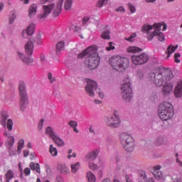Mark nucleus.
<instances>
[{
	"label": "nucleus",
	"mask_w": 182,
	"mask_h": 182,
	"mask_svg": "<svg viewBox=\"0 0 182 182\" xmlns=\"http://www.w3.org/2000/svg\"><path fill=\"white\" fill-rule=\"evenodd\" d=\"M58 169L62 174H68L70 173V169L65 165L59 164L58 166Z\"/></svg>",
	"instance_id": "obj_25"
},
{
	"label": "nucleus",
	"mask_w": 182,
	"mask_h": 182,
	"mask_svg": "<svg viewBox=\"0 0 182 182\" xmlns=\"http://www.w3.org/2000/svg\"><path fill=\"white\" fill-rule=\"evenodd\" d=\"M143 51V49L137 46H129L127 48V52L130 54L140 53Z\"/></svg>",
	"instance_id": "obj_21"
},
{
	"label": "nucleus",
	"mask_w": 182,
	"mask_h": 182,
	"mask_svg": "<svg viewBox=\"0 0 182 182\" xmlns=\"http://www.w3.org/2000/svg\"><path fill=\"white\" fill-rule=\"evenodd\" d=\"M73 153V150L70 149L68 151V158L70 159L71 157H76V154L75 153H73V154L71 155V154Z\"/></svg>",
	"instance_id": "obj_51"
},
{
	"label": "nucleus",
	"mask_w": 182,
	"mask_h": 182,
	"mask_svg": "<svg viewBox=\"0 0 182 182\" xmlns=\"http://www.w3.org/2000/svg\"><path fill=\"white\" fill-rule=\"evenodd\" d=\"M108 1L109 0H99L97 4V6L99 8H102L104 5H105L108 3Z\"/></svg>",
	"instance_id": "obj_42"
},
{
	"label": "nucleus",
	"mask_w": 182,
	"mask_h": 182,
	"mask_svg": "<svg viewBox=\"0 0 182 182\" xmlns=\"http://www.w3.org/2000/svg\"><path fill=\"white\" fill-rule=\"evenodd\" d=\"M87 179L88 182H96V177L91 171L87 173Z\"/></svg>",
	"instance_id": "obj_30"
},
{
	"label": "nucleus",
	"mask_w": 182,
	"mask_h": 182,
	"mask_svg": "<svg viewBox=\"0 0 182 182\" xmlns=\"http://www.w3.org/2000/svg\"><path fill=\"white\" fill-rule=\"evenodd\" d=\"M17 55L20 57L21 59H22V62L27 65H31L33 63V59L32 58H26L21 52H17Z\"/></svg>",
	"instance_id": "obj_19"
},
{
	"label": "nucleus",
	"mask_w": 182,
	"mask_h": 182,
	"mask_svg": "<svg viewBox=\"0 0 182 182\" xmlns=\"http://www.w3.org/2000/svg\"><path fill=\"white\" fill-rule=\"evenodd\" d=\"M148 181V178L146 176V173L144 171H142L139 176V182H147Z\"/></svg>",
	"instance_id": "obj_32"
},
{
	"label": "nucleus",
	"mask_w": 182,
	"mask_h": 182,
	"mask_svg": "<svg viewBox=\"0 0 182 182\" xmlns=\"http://www.w3.org/2000/svg\"><path fill=\"white\" fill-rule=\"evenodd\" d=\"M128 9H129L131 14H134L136 12L135 6L132 4H128Z\"/></svg>",
	"instance_id": "obj_47"
},
{
	"label": "nucleus",
	"mask_w": 182,
	"mask_h": 182,
	"mask_svg": "<svg viewBox=\"0 0 182 182\" xmlns=\"http://www.w3.org/2000/svg\"><path fill=\"white\" fill-rule=\"evenodd\" d=\"M174 182H182V177H177L174 179Z\"/></svg>",
	"instance_id": "obj_61"
},
{
	"label": "nucleus",
	"mask_w": 182,
	"mask_h": 182,
	"mask_svg": "<svg viewBox=\"0 0 182 182\" xmlns=\"http://www.w3.org/2000/svg\"><path fill=\"white\" fill-rule=\"evenodd\" d=\"M30 151L28 150L23 151V156L28 157L29 156Z\"/></svg>",
	"instance_id": "obj_58"
},
{
	"label": "nucleus",
	"mask_w": 182,
	"mask_h": 182,
	"mask_svg": "<svg viewBox=\"0 0 182 182\" xmlns=\"http://www.w3.org/2000/svg\"><path fill=\"white\" fill-rule=\"evenodd\" d=\"M165 144H166V140H165L164 137H159L155 141V144L156 146H160Z\"/></svg>",
	"instance_id": "obj_34"
},
{
	"label": "nucleus",
	"mask_w": 182,
	"mask_h": 182,
	"mask_svg": "<svg viewBox=\"0 0 182 182\" xmlns=\"http://www.w3.org/2000/svg\"><path fill=\"white\" fill-rule=\"evenodd\" d=\"M9 118V115L6 114H2L1 115V124L4 126L6 125V122Z\"/></svg>",
	"instance_id": "obj_39"
},
{
	"label": "nucleus",
	"mask_w": 182,
	"mask_h": 182,
	"mask_svg": "<svg viewBox=\"0 0 182 182\" xmlns=\"http://www.w3.org/2000/svg\"><path fill=\"white\" fill-rule=\"evenodd\" d=\"M4 135L5 136L8 137L9 139H10V138H11V136H11V134L10 133H9V132H4Z\"/></svg>",
	"instance_id": "obj_60"
},
{
	"label": "nucleus",
	"mask_w": 182,
	"mask_h": 182,
	"mask_svg": "<svg viewBox=\"0 0 182 182\" xmlns=\"http://www.w3.org/2000/svg\"><path fill=\"white\" fill-rule=\"evenodd\" d=\"M16 18V14L12 11L11 15L9 16V23H13Z\"/></svg>",
	"instance_id": "obj_43"
},
{
	"label": "nucleus",
	"mask_w": 182,
	"mask_h": 182,
	"mask_svg": "<svg viewBox=\"0 0 182 182\" xmlns=\"http://www.w3.org/2000/svg\"><path fill=\"white\" fill-rule=\"evenodd\" d=\"M154 171H153V174L156 180H162L163 179V173L161 171V165H157L154 166Z\"/></svg>",
	"instance_id": "obj_15"
},
{
	"label": "nucleus",
	"mask_w": 182,
	"mask_h": 182,
	"mask_svg": "<svg viewBox=\"0 0 182 182\" xmlns=\"http://www.w3.org/2000/svg\"><path fill=\"white\" fill-rule=\"evenodd\" d=\"M96 51L97 46H91L78 55L80 59L86 57L85 65L90 70L97 69L100 63V57Z\"/></svg>",
	"instance_id": "obj_1"
},
{
	"label": "nucleus",
	"mask_w": 182,
	"mask_h": 182,
	"mask_svg": "<svg viewBox=\"0 0 182 182\" xmlns=\"http://www.w3.org/2000/svg\"><path fill=\"white\" fill-rule=\"evenodd\" d=\"M14 143H15L14 136H11V138L9 139L8 142H7L10 148L14 146Z\"/></svg>",
	"instance_id": "obj_44"
},
{
	"label": "nucleus",
	"mask_w": 182,
	"mask_h": 182,
	"mask_svg": "<svg viewBox=\"0 0 182 182\" xmlns=\"http://www.w3.org/2000/svg\"><path fill=\"white\" fill-rule=\"evenodd\" d=\"M115 11H117V12H125V9L123 6H119L118 8H117V9H115Z\"/></svg>",
	"instance_id": "obj_56"
},
{
	"label": "nucleus",
	"mask_w": 182,
	"mask_h": 182,
	"mask_svg": "<svg viewBox=\"0 0 182 182\" xmlns=\"http://www.w3.org/2000/svg\"><path fill=\"white\" fill-rule=\"evenodd\" d=\"M53 141L59 146H63L65 145L64 142L60 139L57 135L52 139Z\"/></svg>",
	"instance_id": "obj_33"
},
{
	"label": "nucleus",
	"mask_w": 182,
	"mask_h": 182,
	"mask_svg": "<svg viewBox=\"0 0 182 182\" xmlns=\"http://www.w3.org/2000/svg\"><path fill=\"white\" fill-rule=\"evenodd\" d=\"M89 164V168L90 170H92V171H96L97 170L98 166L97 164H95L93 161H87Z\"/></svg>",
	"instance_id": "obj_36"
},
{
	"label": "nucleus",
	"mask_w": 182,
	"mask_h": 182,
	"mask_svg": "<svg viewBox=\"0 0 182 182\" xmlns=\"http://www.w3.org/2000/svg\"><path fill=\"white\" fill-rule=\"evenodd\" d=\"M45 122V119L40 120L38 124V130H42V128L43 127V123Z\"/></svg>",
	"instance_id": "obj_48"
},
{
	"label": "nucleus",
	"mask_w": 182,
	"mask_h": 182,
	"mask_svg": "<svg viewBox=\"0 0 182 182\" xmlns=\"http://www.w3.org/2000/svg\"><path fill=\"white\" fill-rule=\"evenodd\" d=\"M72 173H77V170L80 168V163L77 162L76 164H72L70 165Z\"/></svg>",
	"instance_id": "obj_35"
},
{
	"label": "nucleus",
	"mask_w": 182,
	"mask_h": 182,
	"mask_svg": "<svg viewBox=\"0 0 182 182\" xmlns=\"http://www.w3.org/2000/svg\"><path fill=\"white\" fill-rule=\"evenodd\" d=\"M137 36L136 33H133L128 38H125V41L132 43L134 41V38Z\"/></svg>",
	"instance_id": "obj_41"
},
{
	"label": "nucleus",
	"mask_w": 182,
	"mask_h": 182,
	"mask_svg": "<svg viewBox=\"0 0 182 182\" xmlns=\"http://www.w3.org/2000/svg\"><path fill=\"white\" fill-rule=\"evenodd\" d=\"M151 76L154 77V82L156 87H161L164 81L171 80L173 77L171 70L159 68L155 69Z\"/></svg>",
	"instance_id": "obj_3"
},
{
	"label": "nucleus",
	"mask_w": 182,
	"mask_h": 182,
	"mask_svg": "<svg viewBox=\"0 0 182 182\" xmlns=\"http://www.w3.org/2000/svg\"><path fill=\"white\" fill-rule=\"evenodd\" d=\"M26 53L28 55H33L34 50V44L32 41H28L25 45Z\"/></svg>",
	"instance_id": "obj_17"
},
{
	"label": "nucleus",
	"mask_w": 182,
	"mask_h": 182,
	"mask_svg": "<svg viewBox=\"0 0 182 182\" xmlns=\"http://www.w3.org/2000/svg\"><path fill=\"white\" fill-rule=\"evenodd\" d=\"M179 154H176V162L178 164V165L180 166V167H182V161H181V160L178 159Z\"/></svg>",
	"instance_id": "obj_55"
},
{
	"label": "nucleus",
	"mask_w": 182,
	"mask_h": 182,
	"mask_svg": "<svg viewBox=\"0 0 182 182\" xmlns=\"http://www.w3.org/2000/svg\"><path fill=\"white\" fill-rule=\"evenodd\" d=\"M174 95L176 97H182V80L178 82V85L175 87Z\"/></svg>",
	"instance_id": "obj_20"
},
{
	"label": "nucleus",
	"mask_w": 182,
	"mask_h": 182,
	"mask_svg": "<svg viewBox=\"0 0 182 182\" xmlns=\"http://www.w3.org/2000/svg\"><path fill=\"white\" fill-rule=\"evenodd\" d=\"M178 58H181V54L179 53H176L174 54V61L176 63H181V60Z\"/></svg>",
	"instance_id": "obj_46"
},
{
	"label": "nucleus",
	"mask_w": 182,
	"mask_h": 182,
	"mask_svg": "<svg viewBox=\"0 0 182 182\" xmlns=\"http://www.w3.org/2000/svg\"><path fill=\"white\" fill-rule=\"evenodd\" d=\"M117 114V111H114V115L110 116L107 119L106 123L108 127L116 128L119 126L121 121Z\"/></svg>",
	"instance_id": "obj_11"
},
{
	"label": "nucleus",
	"mask_w": 182,
	"mask_h": 182,
	"mask_svg": "<svg viewBox=\"0 0 182 182\" xmlns=\"http://www.w3.org/2000/svg\"><path fill=\"white\" fill-rule=\"evenodd\" d=\"M174 114L175 112L173 106L171 104V102H167L166 101L161 102L159 107L158 114L162 121H168L172 119Z\"/></svg>",
	"instance_id": "obj_4"
},
{
	"label": "nucleus",
	"mask_w": 182,
	"mask_h": 182,
	"mask_svg": "<svg viewBox=\"0 0 182 182\" xmlns=\"http://www.w3.org/2000/svg\"><path fill=\"white\" fill-rule=\"evenodd\" d=\"M100 152V149H95L91 151L85 156V160L88 161H94L97 157Z\"/></svg>",
	"instance_id": "obj_13"
},
{
	"label": "nucleus",
	"mask_w": 182,
	"mask_h": 182,
	"mask_svg": "<svg viewBox=\"0 0 182 182\" xmlns=\"http://www.w3.org/2000/svg\"><path fill=\"white\" fill-rule=\"evenodd\" d=\"M115 49L114 43L113 42L109 43V46L106 48L107 51L114 50Z\"/></svg>",
	"instance_id": "obj_45"
},
{
	"label": "nucleus",
	"mask_w": 182,
	"mask_h": 182,
	"mask_svg": "<svg viewBox=\"0 0 182 182\" xmlns=\"http://www.w3.org/2000/svg\"><path fill=\"white\" fill-rule=\"evenodd\" d=\"M14 122L13 120L9 119L7 120L6 128L8 131L11 132L13 130Z\"/></svg>",
	"instance_id": "obj_37"
},
{
	"label": "nucleus",
	"mask_w": 182,
	"mask_h": 182,
	"mask_svg": "<svg viewBox=\"0 0 182 182\" xmlns=\"http://www.w3.org/2000/svg\"><path fill=\"white\" fill-rule=\"evenodd\" d=\"M46 134H48V136L52 139L57 136L50 127H48L46 129Z\"/></svg>",
	"instance_id": "obj_27"
},
{
	"label": "nucleus",
	"mask_w": 182,
	"mask_h": 182,
	"mask_svg": "<svg viewBox=\"0 0 182 182\" xmlns=\"http://www.w3.org/2000/svg\"><path fill=\"white\" fill-rule=\"evenodd\" d=\"M19 90V107L22 112H24L29 105V98L26 91V83L24 81H20L18 83Z\"/></svg>",
	"instance_id": "obj_6"
},
{
	"label": "nucleus",
	"mask_w": 182,
	"mask_h": 182,
	"mask_svg": "<svg viewBox=\"0 0 182 182\" xmlns=\"http://www.w3.org/2000/svg\"><path fill=\"white\" fill-rule=\"evenodd\" d=\"M6 182H10L14 178V173L12 170L9 169L5 175Z\"/></svg>",
	"instance_id": "obj_28"
},
{
	"label": "nucleus",
	"mask_w": 182,
	"mask_h": 182,
	"mask_svg": "<svg viewBox=\"0 0 182 182\" xmlns=\"http://www.w3.org/2000/svg\"><path fill=\"white\" fill-rule=\"evenodd\" d=\"M162 25L159 23H154L152 26L144 24L141 28V32L146 33L149 41H151L154 37L157 38L159 42L165 41V35L161 32Z\"/></svg>",
	"instance_id": "obj_2"
},
{
	"label": "nucleus",
	"mask_w": 182,
	"mask_h": 182,
	"mask_svg": "<svg viewBox=\"0 0 182 182\" xmlns=\"http://www.w3.org/2000/svg\"><path fill=\"white\" fill-rule=\"evenodd\" d=\"M90 132L91 133L95 134V128H94L92 126H91V127H90Z\"/></svg>",
	"instance_id": "obj_62"
},
{
	"label": "nucleus",
	"mask_w": 182,
	"mask_h": 182,
	"mask_svg": "<svg viewBox=\"0 0 182 182\" xmlns=\"http://www.w3.org/2000/svg\"><path fill=\"white\" fill-rule=\"evenodd\" d=\"M30 168L34 171H36L38 174H41V166L39 164H35L34 162L30 163Z\"/></svg>",
	"instance_id": "obj_24"
},
{
	"label": "nucleus",
	"mask_w": 182,
	"mask_h": 182,
	"mask_svg": "<svg viewBox=\"0 0 182 182\" xmlns=\"http://www.w3.org/2000/svg\"><path fill=\"white\" fill-rule=\"evenodd\" d=\"M45 59H46V58H45V54H41V55H40V60H41V62H44Z\"/></svg>",
	"instance_id": "obj_59"
},
{
	"label": "nucleus",
	"mask_w": 182,
	"mask_h": 182,
	"mask_svg": "<svg viewBox=\"0 0 182 182\" xmlns=\"http://www.w3.org/2000/svg\"><path fill=\"white\" fill-rule=\"evenodd\" d=\"M68 125L70 126L73 129L77 127V123L75 121H70L68 122Z\"/></svg>",
	"instance_id": "obj_49"
},
{
	"label": "nucleus",
	"mask_w": 182,
	"mask_h": 182,
	"mask_svg": "<svg viewBox=\"0 0 182 182\" xmlns=\"http://www.w3.org/2000/svg\"><path fill=\"white\" fill-rule=\"evenodd\" d=\"M37 11H38V4H32L31 5H30L28 8V17L33 18V16L36 15Z\"/></svg>",
	"instance_id": "obj_18"
},
{
	"label": "nucleus",
	"mask_w": 182,
	"mask_h": 182,
	"mask_svg": "<svg viewBox=\"0 0 182 182\" xmlns=\"http://www.w3.org/2000/svg\"><path fill=\"white\" fill-rule=\"evenodd\" d=\"M119 141L124 145V148L127 151L131 152L134 149V139L128 133H122L119 134Z\"/></svg>",
	"instance_id": "obj_8"
},
{
	"label": "nucleus",
	"mask_w": 182,
	"mask_h": 182,
	"mask_svg": "<svg viewBox=\"0 0 182 182\" xmlns=\"http://www.w3.org/2000/svg\"><path fill=\"white\" fill-rule=\"evenodd\" d=\"M25 146V141L23 139H19L18 142V148H17V154H20L21 153V150L23 149Z\"/></svg>",
	"instance_id": "obj_26"
},
{
	"label": "nucleus",
	"mask_w": 182,
	"mask_h": 182,
	"mask_svg": "<svg viewBox=\"0 0 182 182\" xmlns=\"http://www.w3.org/2000/svg\"><path fill=\"white\" fill-rule=\"evenodd\" d=\"M49 151L53 156H55L58 154V150L56 148L53 147V144L50 145Z\"/></svg>",
	"instance_id": "obj_38"
},
{
	"label": "nucleus",
	"mask_w": 182,
	"mask_h": 182,
	"mask_svg": "<svg viewBox=\"0 0 182 182\" xmlns=\"http://www.w3.org/2000/svg\"><path fill=\"white\" fill-rule=\"evenodd\" d=\"M125 179H127V182H132V180L129 178L128 175L125 176Z\"/></svg>",
	"instance_id": "obj_63"
},
{
	"label": "nucleus",
	"mask_w": 182,
	"mask_h": 182,
	"mask_svg": "<svg viewBox=\"0 0 182 182\" xmlns=\"http://www.w3.org/2000/svg\"><path fill=\"white\" fill-rule=\"evenodd\" d=\"M137 77H139V79H140V80L143 79L144 73H141V72H138V73H137Z\"/></svg>",
	"instance_id": "obj_57"
},
{
	"label": "nucleus",
	"mask_w": 182,
	"mask_h": 182,
	"mask_svg": "<svg viewBox=\"0 0 182 182\" xmlns=\"http://www.w3.org/2000/svg\"><path fill=\"white\" fill-rule=\"evenodd\" d=\"M121 96L126 102H130L133 98L132 88L131 87V79L129 77L124 79L121 85Z\"/></svg>",
	"instance_id": "obj_7"
},
{
	"label": "nucleus",
	"mask_w": 182,
	"mask_h": 182,
	"mask_svg": "<svg viewBox=\"0 0 182 182\" xmlns=\"http://www.w3.org/2000/svg\"><path fill=\"white\" fill-rule=\"evenodd\" d=\"M173 90V85L170 83H167L164 85V86L163 87V92L164 93V95H168L171 93Z\"/></svg>",
	"instance_id": "obj_23"
},
{
	"label": "nucleus",
	"mask_w": 182,
	"mask_h": 182,
	"mask_svg": "<svg viewBox=\"0 0 182 182\" xmlns=\"http://www.w3.org/2000/svg\"><path fill=\"white\" fill-rule=\"evenodd\" d=\"M97 90V82L95 80H92L88 79L87 84L85 87V91L87 94L91 97H95V91Z\"/></svg>",
	"instance_id": "obj_10"
},
{
	"label": "nucleus",
	"mask_w": 182,
	"mask_h": 182,
	"mask_svg": "<svg viewBox=\"0 0 182 182\" xmlns=\"http://www.w3.org/2000/svg\"><path fill=\"white\" fill-rule=\"evenodd\" d=\"M35 32V24L31 23L26 30L23 31L22 36L25 37V34L26 33L27 36H31L33 35Z\"/></svg>",
	"instance_id": "obj_16"
},
{
	"label": "nucleus",
	"mask_w": 182,
	"mask_h": 182,
	"mask_svg": "<svg viewBox=\"0 0 182 182\" xmlns=\"http://www.w3.org/2000/svg\"><path fill=\"white\" fill-rule=\"evenodd\" d=\"M72 4H73V1L72 0H66L65 2V9L66 11H68V9H70L71 6H72Z\"/></svg>",
	"instance_id": "obj_40"
},
{
	"label": "nucleus",
	"mask_w": 182,
	"mask_h": 182,
	"mask_svg": "<svg viewBox=\"0 0 182 182\" xmlns=\"http://www.w3.org/2000/svg\"><path fill=\"white\" fill-rule=\"evenodd\" d=\"M63 4V0H59L57 3L56 6H55V5L53 6V15L55 18H56V16H58V15H60V14L61 12Z\"/></svg>",
	"instance_id": "obj_14"
},
{
	"label": "nucleus",
	"mask_w": 182,
	"mask_h": 182,
	"mask_svg": "<svg viewBox=\"0 0 182 182\" xmlns=\"http://www.w3.org/2000/svg\"><path fill=\"white\" fill-rule=\"evenodd\" d=\"M64 48H65V42L63 41H59L56 46V53H58L60 51H63Z\"/></svg>",
	"instance_id": "obj_29"
},
{
	"label": "nucleus",
	"mask_w": 182,
	"mask_h": 182,
	"mask_svg": "<svg viewBox=\"0 0 182 182\" xmlns=\"http://www.w3.org/2000/svg\"><path fill=\"white\" fill-rule=\"evenodd\" d=\"M54 7V4H51L50 5H44L43 6V12L42 14H41L38 18L40 19H45V18H48L49 16V14H50L53 8Z\"/></svg>",
	"instance_id": "obj_12"
},
{
	"label": "nucleus",
	"mask_w": 182,
	"mask_h": 182,
	"mask_svg": "<svg viewBox=\"0 0 182 182\" xmlns=\"http://www.w3.org/2000/svg\"><path fill=\"white\" fill-rule=\"evenodd\" d=\"M109 63L114 70L119 72L124 71L129 66V60L119 55L110 58Z\"/></svg>",
	"instance_id": "obj_5"
},
{
	"label": "nucleus",
	"mask_w": 182,
	"mask_h": 182,
	"mask_svg": "<svg viewBox=\"0 0 182 182\" xmlns=\"http://www.w3.org/2000/svg\"><path fill=\"white\" fill-rule=\"evenodd\" d=\"M31 169L29 168H26L24 170H23V173L25 174V176H30L31 174Z\"/></svg>",
	"instance_id": "obj_54"
},
{
	"label": "nucleus",
	"mask_w": 182,
	"mask_h": 182,
	"mask_svg": "<svg viewBox=\"0 0 182 182\" xmlns=\"http://www.w3.org/2000/svg\"><path fill=\"white\" fill-rule=\"evenodd\" d=\"M99 95L101 98H103L104 97V93L102 92V91H100V90H99Z\"/></svg>",
	"instance_id": "obj_64"
},
{
	"label": "nucleus",
	"mask_w": 182,
	"mask_h": 182,
	"mask_svg": "<svg viewBox=\"0 0 182 182\" xmlns=\"http://www.w3.org/2000/svg\"><path fill=\"white\" fill-rule=\"evenodd\" d=\"M48 78L50 80V83H53L55 81V77H52V74L50 73H48Z\"/></svg>",
	"instance_id": "obj_50"
},
{
	"label": "nucleus",
	"mask_w": 182,
	"mask_h": 182,
	"mask_svg": "<svg viewBox=\"0 0 182 182\" xmlns=\"http://www.w3.org/2000/svg\"><path fill=\"white\" fill-rule=\"evenodd\" d=\"M178 48V46L176 45V46H173V45H170L166 51V58H169L172 53H173Z\"/></svg>",
	"instance_id": "obj_22"
},
{
	"label": "nucleus",
	"mask_w": 182,
	"mask_h": 182,
	"mask_svg": "<svg viewBox=\"0 0 182 182\" xmlns=\"http://www.w3.org/2000/svg\"><path fill=\"white\" fill-rule=\"evenodd\" d=\"M110 33H111V32L109 30L103 31L101 35V38L104 40L109 41L111 39Z\"/></svg>",
	"instance_id": "obj_31"
},
{
	"label": "nucleus",
	"mask_w": 182,
	"mask_h": 182,
	"mask_svg": "<svg viewBox=\"0 0 182 182\" xmlns=\"http://www.w3.org/2000/svg\"><path fill=\"white\" fill-rule=\"evenodd\" d=\"M90 18L88 16H85L82 18V25L85 26L87 23L88 21H90Z\"/></svg>",
	"instance_id": "obj_52"
},
{
	"label": "nucleus",
	"mask_w": 182,
	"mask_h": 182,
	"mask_svg": "<svg viewBox=\"0 0 182 182\" xmlns=\"http://www.w3.org/2000/svg\"><path fill=\"white\" fill-rule=\"evenodd\" d=\"M131 60L132 63L135 65H141L148 62L149 55L145 53L138 55H134L131 56Z\"/></svg>",
	"instance_id": "obj_9"
},
{
	"label": "nucleus",
	"mask_w": 182,
	"mask_h": 182,
	"mask_svg": "<svg viewBox=\"0 0 182 182\" xmlns=\"http://www.w3.org/2000/svg\"><path fill=\"white\" fill-rule=\"evenodd\" d=\"M9 156H15L16 155V149L13 150L12 149H9Z\"/></svg>",
	"instance_id": "obj_53"
}]
</instances>
